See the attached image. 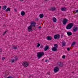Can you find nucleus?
Listing matches in <instances>:
<instances>
[{
  "mask_svg": "<svg viewBox=\"0 0 78 78\" xmlns=\"http://www.w3.org/2000/svg\"><path fill=\"white\" fill-rule=\"evenodd\" d=\"M56 9V8L55 7H52L49 9V10L51 11H55Z\"/></svg>",
  "mask_w": 78,
  "mask_h": 78,
  "instance_id": "nucleus-10",
  "label": "nucleus"
},
{
  "mask_svg": "<svg viewBox=\"0 0 78 78\" xmlns=\"http://www.w3.org/2000/svg\"><path fill=\"white\" fill-rule=\"evenodd\" d=\"M54 47H55V48H58V45L57 44H55L54 45Z\"/></svg>",
  "mask_w": 78,
  "mask_h": 78,
  "instance_id": "nucleus-20",
  "label": "nucleus"
},
{
  "mask_svg": "<svg viewBox=\"0 0 78 78\" xmlns=\"http://www.w3.org/2000/svg\"><path fill=\"white\" fill-rule=\"evenodd\" d=\"M54 37L55 39H57L59 38V34H56L54 35Z\"/></svg>",
  "mask_w": 78,
  "mask_h": 78,
  "instance_id": "nucleus-9",
  "label": "nucleus"
},
{
  "mask_svg": "<svg viewBox=\"0 0 78 78\" xmlns=\"http://www.w3.org/2000/svg\"><path fill=\"white\" fill-rule=\"evenodd\" d=\"M38 20H39V19H38V18H36L35 19V20L36 21H37Z\"/></svg>",
  "mask_w": 78,
  "mask_h": 78,
  "instance_id": "nucleus-35",
  "label": "nucleus"
},
{
  "mask_svg": "<svg viewBox=\"0 0 78 78\" xmlns=\"http://www.w3.org/2000/svg\"><path fill=\"white\" fill-rule=\"evenodd\" d=\"M12 48H13V49H15V50H16L17 48V46H13L12 47Z\"/></svg>",
  "mask_w": 78,
  "mask_h": 78,
  "instance_id": "nucleus-21",
  "label": "nucleus"
},
{
  "mask_svg": "<svg viewBox=\"0 0 78 78\" xmlns=\"http://www.w3.org/2000/svg\"><path fill=\"white\" fill-rule=\"evenodd\" d=\"M15 61H16L14 59H12L11 61V62H12V63H13V62H14Z\"/></svg>",
  "mask_w": 78,
  "mask_h": 78,
  "instance_id": "nucleus-24",
  "label": "nucleus"
},
{
  "mask_svg": "<svg viewBox=\"0 0 78 78\" xmlns=\"http://www.w3.org/2000/svg\"><path fill=\"white\" fill-rule=\"evenodd\" d=\"M62 58H63V59H65V58H66V56H65V55H63L62 56Z\"/></svg>",
  "mask_w": 78,
  "mask_h": 78,
  "instance_id": "nucleus-27",
  "label": "nucleus"
},
{
  "mask_svg": "<svg viewBox=\"0 0 78 78\" xmlns=\"http://www.w3.org/2000/svg\"><path fill=\"white\" fill-rule=\"evenodd\" d=\"M40 45H41V44H40L38 43L37 45V47H40Z\"/></svg>",
  "mask_w": 78,
  "mask_h": 78,
  "instance_id": "nucleus-29",
  "label": "nucleus"
},
{
  "mask_svg": "<svg viewBox=\"0 0 78 78\" xmlns=\"http://www.w3.org/2000/svg\"><path fill=\"white\" fill-rule=\"evenodd\" d=\"M67 50L68 51H70V48L69 47L67 48Z\"/></svg>",
  "mask_w": 78,
  "mask_h": 78,
  "instance_id": "nucleus-30",
  "label": "nucleus"
},
{
  "mask_svg": "<svg viewBox=\"0 0 78 78\" xmlns=\"http://www.w3.org/2000/svg\"><path fill=\"white\" fill-rule=\"evenodd\" d=\"M73 73H74V72H73Z\"/></svg>",
  "mask_w": 78,
  "mask_h": 78,
  "instance_id": "nucleus-41",
  "label": "nucleus"
},
{
  "mask_svg": "<svg viewBox=\"0 0 78 78\" xmlns=\"http://www.w3.org/2000/svg\"><path fill=\"white\" fill-rule=\"evenodd\" d=\"M59 37H60V35H59Z\"/></svg>",
  "mask_w": 78,
  "mask_h": 78,
  "instance_id": "nucleus-39",
  "label": "nucleus"
},
{
  "mask_svg": "<svg viewBox=\"0 0 78 78\" xmlns=\"http://www.w3.org/2000/svg\"><path fill=\"white\" fill-rule=\"evenodd\" d=\"M44 53L43 52H38L37 54V57L38 58V59L41 58L42 56H44Z\"/></svg>",
  "mask_w": 78,
  "mask_h": 78,
  "instance_id": "nucleus-3",
  "label": "nucleus"
},
{
  "mask_svg": "<svg viewBox=\"0 0 78 78\" xmlns=\"http://www.w3.org/2000/svg\"><path fill=\"white\" fill-rule=\"evenodd\" d=\"M21 14L22 16H25V12L24 11H22L21 12Z\"/></svg>",
  "mask_w": 78,
  "mask_h": 78,
  "instance_id": "nucleus-13",
  "label": "nucleus"
},
{
  "mask_svg": "<svg viewBox=\"0 0 78 78\" xmlns=\"http://www.w3.org/2000/svg\"><path fill=\"white\" fill-rule=\"evenodd\" d=\"M47 40L48 41H51L52 39V37L51 36H48L47 37Z\"/></svg>",
  "mask_w": 78,
  "mask_h": 78,
  "instance_id": "nucleus-11",
  "label": "nucleus"
},
{
  "mask_svg": "<svg viewBox=\"0 0 78 78\" xmlns=\"http://www.w3.org/2000/svg\"><path fill=\"white\" fill-rule=\"evenodd\" d=\"M48 49V46H46V47L44 48V51H47Z\"/></svg>",
  "mask_w": 78,
  "mask_h": 78,
  "instance_id": "nucleus-17",
  "label": "nucleus"
},
{
  "mask_svg": "<svg viewBox=\"0 0 78 78\" xmlns=\"http://www.w3.org/2000/svg\"><path fill=\"white\" fill-rule=\"evenodd\" d=\"M58 70H59V68L58 67H55L54 69V71L55 73L58 72Z\"/></svg>",
  "mask_w": 78,
  "mask_h": 78,
  "instance_id": "nucleus-6",
  "label": "nucleus"
},
{
  "mask_svg": "<svg viewBox=\"0 0 78 78\" xmlns=\"http://www.w3.org/2000/svg\"><path fill=\"white\" fill-rule=\"evenodd\" d=\"M67 22H68V20L66 19V18H65L63 20L62 23L63 25H66L67 24Z\"/></svg>",
  "mask_w": 78,
  "mask_h": 78,
  "instance_id": "nucleus-4",
  "label": "nucleus"
},
{
  "mask_svg": "<svg viewBox=\"0 0 78 78\" xmlns=\"http://www.w3.org/2000/svg\"><path fill=\"white\" fill-rule=\"evenodd\" d=\"M73 12V13H74V12Z\"/></svg>",
  "mask_w": 78,
  "mask_h": 78,
  "instance_id": "nucleus-42",
  "label": "nucleus"
},
{
  "mask_svg": "<svg viewBox=\"0 0 78 78\" xmlns=\"http://www.w3.org/2000/svg\"><path fill=\"white\" fill-rule=\"evenodd\" d=\"M6 33H7V30H6V31H5V32H4V33L3 34V35H5V34H6Z\"/></svg>",
  "mask_w": 78,
  "mask_h": 78,
  "instance_id": "nucleus-28",
  "label": "nucleus"
},
{
  "mask_svg": "<svg viewBox=\"0 0 78 78\" xmlns=\"http://www.w3.org/2000/svg\"><path fill=\"white\" fill-rule=\"evenodd\" d=\"M74 24L73 23H70L66 27V28L67 30H70V29H71L73 27V26Z\"/></svg>",
  "mask_w": 78,
  "mask_h": 78,
  "instance_id": "nucleus-2",
  "label": "nucleus"
},
{
  "mask_svg": "<svg viewBox=\"0 0 78 78\" xmlns=\"http://www.w3.org/2000/svg\"><path fill=\"white\" fill-rule=\"evenodd\" d=\"M67 34H68V35L69 36H71V35H72V33L70 31H68L67 32Z\"/></svg>",
  "mask_w": 78,
  "mask_h": 78,
  "instance_id": "nucleus-12",
  "label": "nucleus"
},
{
  "mask_svg": "<svg viewBox=\"0 0 78 78\" xmlns=\"http://www.w3.org/2000/svg\"><path fill=\"white\" fill-rule=\"evenodd\" d=\"M39 16L40 18H43V17H44V14L42 13L41 14L39 15Z\"/></svg>",
  "mask_w": 78,
  "mask_h": 78,
  "instance_id": "nucleus-16",
  "label": "nucleus"
},
{
  "mask_svg": "<svg viewBox=\"0 0 78 78\" xmlns=\"http://www.w3.org/2000/svg\"><path fill=\"white\" fill-rule=\"evenodd\" d=\"M48 60H47V59L45 60V62H48Z\"/></svg>",
  "mask_w": 78,
  "mask_h": 78,
  "instance_id": "nucleus-32",
  "label": "nucleus"
},
{
  "mask_svg": "<svg viewBox=\"0 0 78 78\" xmlns=\"http://www.w3.org/2000/svg\"><path fill=\"white\" fill-rule=\"evenodd\" d=\"M6 12L8 11H10V8H8L6 9Z\"/></svg>",
  "mask_w": 78,
  "mask_h": 78,
  "instance_id": "nucleus-23",
  "label": "nucleus"
},
{
  "mask_svg": "<svg viewBox=\"0 0 78 78\" xmlns=\"http://www.w3.org/2000/svg\"><path fill=\"white\" fill-rule=\"evenodd\" d=\"M75 44H76V42H75V41L73 42L72 44V46H73V45H74Z\"/></svg>",
  "mask_w": 78,
  "mask_h": 78,
  "instance_id": "nucleus-25",
  "label": "nucleus"
},
{
  "mask_svg": "<svg viewBox=\"0 0 78 78\" xmlns=\"http://www.w3.org/2000/svg\"><path fill=\"white\" fill-rule=\"evenodd\" d=\"M6 78H12V76H9L6 77Z\"/></svg>",
  "mask_w": 78,
  "mask_h": 78,
  "instance_id": "nucleus-31",
  "label": "nucleus"
},
{
  "mask_svg": "<svg viewBox=\"0 0 78 78\" xmlns=\"http://www.w3.org/2000/svg\"><path fill=\"white\" fill-rule=\"evenodd\" d=\"M23 66L24 67H27L28 66V63L27 62H24L23 63Z\"/></svg>",
  "mask_w": 78,
  "mask_h": 78,
  "instance_id": "nucleus-5",
  "label": "nucleus"
},
{
  "mask_svg": "<svg viewBox=\"0 0 78 78\" xmlns=\"http://www.w3.org/2000/svg\"><path fill=\"white\" fill-rule=\"evenodd\" d=\"M14 60L16 61H17V60L18 58H17V57H15L14 58Z\"/></svg>",
  "mask_w": 78,
  "mask_h": 78,
  "instance_id": "nucleus-26",
  "label": "nucleus"
},
{
  "mask_svg": "<svg viewBox=\"0 0 78 78\" xmlns=\"http://www.w3.org/2000/svg\"><path fill=\"white\" fill-rule=\"evenodd\" d=\"M52 20H53L54 22H56V18L55 17L53 18L52 19Z\"/></svg>",
  "mask_w": 78,
  "mask_h": 78,
  "instance_id": "nucleus-18",
  "label": "nucleus"
},
{
  "mask_svg": "<svg viewBox=\"0 0 78 78\" xmlns=\"http://www.w3.org/2000/svg\"><path fill=\"white\" fill-rule=\"evenodd\" d=\"M63 37V35L62 34L61 35V38H62V37Z\"/></svg>",
  "mask_w": 78,
  "mask_h": 78,
  "instance_id": "nucleus-36",
  "label": "nucleus"
},
{
  "mask_svg": "<svg viewBox=\"0 0 78 78\" xmlns=\"http://www.w3.org/2000/svg\"><path fill=\"white\" fill-rule=\"evenodd\" d=\"M31 76L30 75V76H29V78H31Z\"/></svg>",
  "mask_w": 78,
  "mask_h": 78,
  "instance_id": "nucleus-38",
  "label": "nucleus"
},
{
  "mask_svg": "<svg viewBox=\"0 0 78 78\" xmlns=\"http://www.w3.org/2000/svg\"><path fill=\"white\" fill-rule=\"evenodd\" d=\"M35 27H36V23L34 21H31L30 22V25L28 27V30L29 32H30L31 31H32V28Z\"/></svg>",
  "mask_w": 78,
  "mask_h": 78,
  "instance_id": "nucleus-1",
  "label": "nucleus"
},
{
  "mask_svg": "<svg viewBox=\"0 0 78 78\" xmlns=\"http://www.w3.org/2000/svg\"><path fill=\"white\" fill-rule=\"evenodd\" d=\"M78 27H73V32H76V31H78Z\"/></svg>",
  "mask_w": 78,
  "mask_h": 78,
  "instance_id": "nucleus-8",
  "label": "nucleus"
},
{
  "mask_svg": "<svg viewBox=\"0 0 78 78\" xmlns=\"http://www.w3.org/2000/svg\"><path fill=\"white\" fill-rule=\"evenodd\" d=\"M41 28H42V27H41V26H40V27H38V28L39 29H41Z\"/></svg>",
  "mask_w": 78,
  "mask_h": 78,
  "instance_id": "nucleus-34",
  "label": "nucleus"
},
{
  "mask_svg": "<svg viewBox=\"0 0 78 78\" xmlns=\"http://www.w3.org/2000/svg\"><path fill=\"white\" fill-rule=\"evenodd\" d=\"M67 9L66 7H63L61 9L62 11H66Z\"/></svg>",
  "mask_w": 78,
  "mask_h": 78,
  "instance_id": "nucleus-15",
  "label": "nucleus"
},
{
  "mask_svg": "<svg viewBox=\"0 0 78 78\" xmlns=\"http://www.w3.org/2000/svg\"><path fill=\"white\" fill-rule=\"evenodd\" d=\"M52 50L53 51H55L57 50V48L55 47H53L52 48Z\"/></svg>",
  "mask_w": 78,
  "mask_h": 78,
  "instance_id": "nucleus-14",
  "label": "nucleus"
},
{
  "mask_svg": "<svg viewBox=\"0 0 78 78\" xmlns=\"http://www.w3.org/2000/svg\"><path fill=\"white\" fill-rule=\"evenodd\" d=\"M59 66L60 67H63L64 66V63L62 62H59Z\"/></svg>",
  "mask_w": 78,
  "mask_h": 78,
  "instance_id": "nucleus-7",
  "label": "nucleus"
},
{
  "mask_svg": "<svg viewBox=\"0 0 78 78\" xmlns=\"http://www.w3.org/2000/svg\"><path fill=\"white\" fill-rule=\"evenodd\" d=\"M1 8H2V6H0V9H1Z\"/></svg>",
  "mask_w": 78,
  "mask_h": 78,
  "instance_id": "nucleus-40",
  "label": "nucleus"
},
{
  "mask_svg": "<svg viewBox=\"0 0 78 78\" xmlns=\"http://www.w3.org/2000/svg\"><path fill=\"white\" fill-rule=\"evenodd\" d=\"M6 9V6H3L2 7V9H3L4 10H5Z\"/></svg>",
  "mask_w": 78,
  "mask_h": 78,
  "instance_id": "nucleus-22",
  "label": "nucleus"
},
{
  "mask_svg": "<svg viewBox=\"0 0 78 78\" xmlns=\"http://www.w3.org/2000/svg\"><path fill=\"white\" fill-rule=\"evenodd\" d=\"M66 42L64 41H63L62 42V47H64L66 45Z\"/></svg>",
  "mask_w": 78,
  "mask_h": 78,
  "instance_id": "nucleus-19",
  "label": "nucleus"
},
{
  "mask_svg": "<svg viewBox=\"0 0 78 78\" xmlns=\"http://www.w3.org/2000/svg\"><path fill=\"white\" fill-rule=\"evenodd\" d=\"M76 12V13H78V10H76V12Z\"/></svg>",
  "mask_w": 78,
  "mask_h": 78,
  "instance_id": "nucleus-33",
  "label": "nucleus"
},
{
  "mask_svg": "<svg viewBox=\"0 0 78 78\" xmlns=\"http://www.w3.org/2000/svg\"><path fill=\"white\" fill-rule=\"evenodd\" d=\"M5 59V58L4 57H2V60H4V59Z\"/></svg>",
  "mask_w": 78,
  "mask_h": 78,
  "instance_id": "nucleus-37",
  "label": "nucleus"
}]
</instances>
